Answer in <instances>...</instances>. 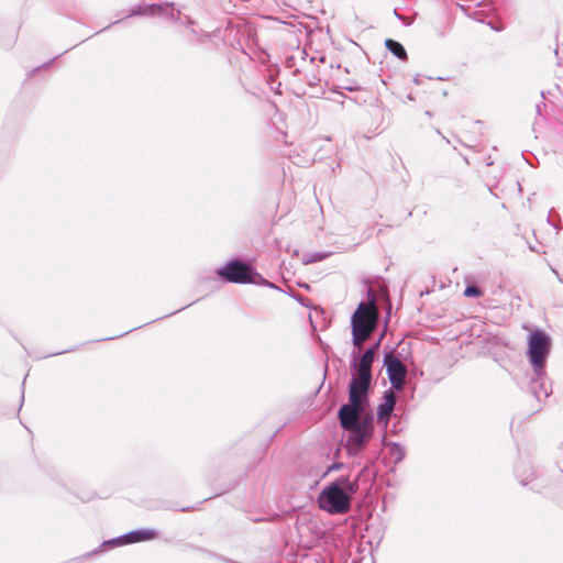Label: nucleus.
Masks as SVG:
<instances>
[{
	"instance_id": "obj_3",
	"label": "nucleus",
	"mask_w": 563,
	"mask_h": 563,
	"mask_svg": "<svg viewBox=\"0 0 563 563\" xmlns=\"http://www.w3.org/2000/svg\"><path fill=\"white\" fill-rule=\"evenodd\" d=\"M345 430L350 432L345 441L346 452L351 456H356L373 437V417L368 415L364 416L361 424Z\"/></svg>"
},
{
	"instance_id": "obj_11",
	"label": "nucleus",
	"mask_w": 563,
	"mask_h": 563,
	"mask_svg": "<svg viewBox=\"0 0 563 563\" xmlns=\"http://www.w3.org/2000/svg\"><path fill=\"white\" fill-rule=\"evenodd\" d=\"M357 351H353V361L351 362V372L363 375H372V366L375 361L373 349H367L360 357L355 356Z\"/></svg>"
},
{
	"instance_id": "obj_12",
	"label": "nucleus",
	"mask_w": 563,
	"mask_h": 563,
	"mask_svg": "<svg viewBox=\"0 0 563 563\" xmlns=\"http://www.w3.org/2000/svg\"><path fill=\"white\" fill-rule=\"evenodd\" d=\"M397 397L391 389L384 391L383 401L377 408V420L386 427L395 408Z\"/></svg>"
},
{
	"instance_id": "obj_7",
	"label": "nucleus",
	"mask_w": 563,
	"mask_h": 563,
	"mask_svg": "<svg viewBox=\"0 0 563 563\" xmlns=\"http://www.w3.org/2000/svg\"><path fill=\"white\" fill-rule=\"evenodd\" d=\"M387 375L391 387L398 391L402 390L406 384L407 367L393 353H387L384 357Z\"/></svg>"
},
{
	"instance_id": "obj_1",
	"label": "nucleus",
	"mask_w": 563,
	"mask_h": 563,
	"mask_svg": "<svg viewBox=\"0 0 563 563\" xmlns=\"http://www.w3.org/2000/svg\"><path fill=\"white\" fill-rule=\"evenodd\" d=\"M357 489V479L341 476L320 492L318 505L330 515H345L351 510L352 498Z\"/></svg>"
},
{
	"instance_id": "obj_2",
	"label": "nucleus",
	"mask_w": 563,
	"mask_h": 563,
	"mask_svg": "<svg viewBox=\"0 0 563 563\" xmlns=\"http://www.w3.org/2000/svg\"><path fill=\"white\" fill-rule=\"evenodd\" d=\"M378 312L376 301L371 298L368 301L360 302L351 317L352 343L357 354L363 351V344L376 330Z\"/></svg>"
},
{
	"instance_id": "obj_14",
	"label": "nucleus",
	"mask_w": 563,
	"mask_h": 563,
	"mask_svg": "<svg viewBox=\"0 0 563 563\" xmlns=\"http://www.w3.org/2000/svg\"><path fill=\"white\" fill-rule=\"evenodd\" d=\"M385 45H386V48L393 55H395L397 58H399L401 60H406L407 59V52H406L404 45L401 43H399L398 41H395V40H391V38H387L385 41Z\"/></svg>"
},
{
	"instance_id": "obj_15",
	"label": "nucleus",
	"mask_w": 563,
	"mask_h": 563,
	"mask_svg": "<svg viewBox=\"0 0 563 563\" xmlns=\"http://www.w3.org/2000/svg\"><path fill=\"white\" fill-rule=\"evenodd\" d=\"M164 11L161 4L152 3L146 5H139L136 10H133V14L139 15H159Z\"/></svg>"
},
{
	"instance_id": "obj_9",
	"label": "nucleus",
	"mask_w": 563,
	"mask_h": 563,
	"mask_svg": "<svg viewBox=\"0 0 563 563\" xmlns=\"http://www.w3.org/2000/svg\"><path fill=\"white\" fill-rule=\"evenodd\" d=\"M366 406L349 401L340 407L338 418L341 427L345 430L361 424Z\"/></svg>"
},
{
	"instance_id": "obj_16",
	"label": "nucleus",
	"mask_w": 563,
	"mask_h": 563,
	"mask_svg": "<svg viewBox=\"0 0 563 563\" xmlns=\"http://www.w3.org/2000/svg\"><path fill=\"white\" fill-rule=\"evenodd\" d=\"M328 256V253L324 252H309L305 253L301 257V262L305 265L317 263L323 261Z\"/></svg>"
},
{
	"instance_id": "obj_24",
	"label": "nucleus",
	"mask_w": 563,
	"mask_h": 563,
	"mask_svg": "<svg viewBox=\"0 0 563 563\" xmlns=\"http://www.w3.org/2000/svg\"><path fill=\"white\" fill-rule=\"evenodd\" d=\"M45 66H46V65L38 66V69H42V68H43V67H45ZM36 70H37V68H36V69H34L33 71H36Z\"/></svg>"
},
{
	"instance_id": "obj_25",
	"label": "nucleus",
	"mask_w": 563,
	"mask_h": 563,
	"mask_svg": "<svg viewBox=\"0 0 563 563\" xmlns=\"http://www.w3.org/2000/svg\"><path fill=\"white\" fill-rule=\"evenodd\" d=\"M191 33L197 35V32L194 29H191Z\"/></svg>"
},
{
	"instance_id": "obj_13",
	"label": "nucleus",
	"mask_w": 563,
	"mask_h": 563,
	"mask_svg": "<svg viewBox=\"0 0 563 563\" xmlns=\"http://www.w3.org/2000/svg\"><path fill=\"white\" fill-rule=\"evenodd\" d=\"M515 475L521 485H528L536 477V471L532 467L529 457L520 456L515 465Z\"/></svg>"
},
{
	"instance_id": "obj_23",
	"label": "nucleus",
	"mask_w": 563,
	"mask_h": 563,
	"mask_svg": "<svg viewBox=\"0 0 563 563\" xmlns=\"http://www.w3.org/2000/svg\"><path fill=\"white\" fill-rule=\"evenodd\" d=\"M395 13H397V12L395 11ZM396 16H397V19L404 20L402 16H400L399 14H396Z\"/></svg>"
},
{
	"instance_id": "obj_18",
	"label": "nucleus",
	"mask_w": 563,
	"mask_h": 563,
	"mask_svg": "<svg viewBox=\"0 0 563 563\" xmlns=\"http://www.w3.org/2000/svg\"><path fill=\"white\" fill-rule=\"evenodd\" d=\"M483 295V290L476 285H467L464 289V296L470 298H477Z\"/></svg>"
},
{
	"instance_id": "obj_20",
	"label": "nucleus",
	"mask_w": 563,
	"mask_h": 563,
	"mask_svg": "<svg viewBox=\"0 0 563 563\" xmlns=\"http://www.w3.org/2000/svg\"><path fill=\"white\" fill-rule=\"evenodd\" d=\"M380 345V340H378L374 345H372L369 349H373L374 355L376 356L378 349Z\"/></svg>"
},
{
	"instance_id": "obj_19",
	"label": "nucleus",
	"mask_w": 563,
	"mask_h": 563,
	"mask_svg": "<svg viewBox=\"0 0 563 563\" xmlns=\"http://www.w3.org/2000/svg\"><path fill=\"white\" fill-rule=\"evenodd\" d=\"M343 467V463L335 462L332 465H330L325 472V475L330 472L338 471Z\"/></svg>"
},
{
	"instance_id": "obj_5",
	"label": "nucleus",
	"mask_w": 563,
	"mask_h": 563,
	"mask_svg": "<svg viewBox=\"0 0 563 563\" xmlns=\"http://www.w3.org/2000/svg\"><path fill=\"white\" fill-rule=\"evenodd\" d=\"M551 342L548 334L541 330H536L529 335L528 355L529 360L537 371L544 368L547 357L550 353Z\"/></svg>"
},
{
	"instance_id": "obj_8",
	"label": "nucleus",
	"mask_w": 563,
	"mask_h": 563,
	"mask_svg": "<svg viewBox=\"0 0 563 563\" xmlns=\"http://www.w3.org/2000/svg\"><path fill=\"white\" fill-rule=\"evenodd\" d=\"M156 537L157 532L154 529H137L129 531L111 540L103 541L101 547H120L124 544L139 543L143 541L153 540Z\"/></svg>"
},
{
	"instance_id": "obj_21",
	"label": "nucleus",
	"mask_w": 563,
	"mask_h": 563,
	"mask_svg": "<svg viewBox=\"0 0 563 563\" xmlns=\"http://www.w3.org/2000/svg\"><path fill=\"white\" fill-rule=\"evenodd\" d=\"M460 7L464 10V11H468L471 9V5H465V4H460Z\"/></svg>"
},
{
	"instance_id": "obj_4",
	"label": "nucleus",
	"mask_w": 563,
	"mask_h": 563,
	"mask_svg": "<svg viewBox=\"0 0 563 563\" xmlns=\"http://www.w3.org/2000/svg\"><path fill=\"white\" fill-rule=\"evenodd\" d=\"M217 275L227 283L250 284L254 283L256 275L253 267L239 258L229 261L223 266L217 268Z\"/></svg>"
},
{
	"instance_id": "obj_17",
	"label": "nucleus",
	"mask_w": 563,
	"mask_h": 563,
	"mask_svg": "<svg viewBox=\"0 0 563 563\" xmlns=\"http://www.w3.org/2000/svg\"><path fill=\"white\" fill-rule=\"evenodd\" d=\"M390 455L396 464L400 463L405 459L406 450L399 443H393L390 445Z\"/></svg>"
},
{
	"instance_id": "obj_10",
	"label": "nucleus",
	"mask_w": 563,
	"mask_h": 563,
	"mask_svg": "<svg viewBox=\"0 0 563 563\" xmlns=\"http://www.w3.org/2000/svg\"><path fill=\"white\" fill-rule=\"evenodd\" d=\"M529 391L536 397L537 400L541 401L545 399L551 394V385L548 382L547 374L544 368L541 371H537V368L532 369V376L529 382Z\"/></svg>"
},
{
	"instance_id": "obj_22",
	"label": "nucleus",
	"mask_w": 563,
	"mask_h": 563,
	"mask_svg": "<svg viewBox=\"0 0 563 563\" xmlns=\"http://www.w3.org/2000/svg\"><path fill=\"white\" fill-rule=\"evenodd\" d=\"M541 106H542V104H537V106H536V110H537V113H538L539 115H541Z\"/></svg>"
},
{
	"instance_id": "obj_6",
	"label": "nucleus",
	"mask_w": 563,
	"mask_h": 563,
	"mask_svg": "<svg viewBox=\"0 0 563 563\" xmlns=\"http://www.w3.org/2000/svg\"><path fill=\"white\" fill-rule=\"evenodd\" d=\"M372 380L373 376L352 372V378L349 385V401L367 406Z\"/></svg>"
}]
</instances>
